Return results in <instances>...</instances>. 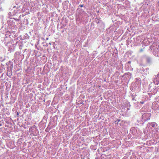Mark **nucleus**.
I'll return each instance as SVG.
<instances>
[{
  "label": "nucleus",
  "instance_id": "1",
  "mask_svg": "<svg viewBox=\"0 0 159 159\" xmlns=\"http://www.w3.org/2000/svg\"><path fill=\"white\" fill-rule=\"evenodd\" d=\"M152 107L154 110H157L158 109V105L157 102H154L152 103Z\"/></svg>",
  "mask_w": 159,
  "mask_h": 159
},
{
  "label": "nucleus",
  "instance_id": "2",
  "mask_svg": "<svg viewBox=\"0 0 159 159\" xmlns=\"http://www.w3.org/2000/svg\"><path fill=\"white\" fill-rule=\"evenodd\" d=\"M158 78L159 79V73L157 75V76L156 79H155L154 80V83L157 84H159V80H157V79H158Z\"/></svg>",
  "mask_w": 159,
  "mask_h": 159
},
{
  "label": "nucleus",
  "instance_id": "3",
  "mask_svg": "<svg viewBox=\"0 0 159 159\" xmlns=\"http://www.w3.org/2000/svg\"><path fill=\"white\" fill-rule=\"evenodd\" d=\"M150 113H145L144 114H143V115L142 116V117L143 118L144 117L146 116H148L149 117H150Z\"/></svg>",
  "mask_w": 159,
  "mask_h": 159
},
{
  "label": "nucleus",
  "instance_id": "4",
  "mask_svg": "<svg viewBox=\"0 0 159 159\" xmlns=\"http://www.w3.org/2000/svg\"><path fill=\"white\" fill-rule=\"evenodd\" d=\"M151 126H152V127H155V125H156V124L154 122H153V123H151Z\"/></svg>",
  "mask_w": 159,
  "mask_h": 159
},
{
  "label": "nucleus",
  "instance_id": "5",
  "mask_svg": "<svg viewBox=\"0 0 159 159\" xmlns=\"http://www.w3.org/2000/svg\"><path fill=\"white\" fill-rule=\"evenodd\" d=\"M35 129V127L34 126H32L31 128H30V130L32 131V129Z\"/></svg>",
  "mask_w": 159,
  "mask_h": 159
},
{
  "label": "nucleus",
  "instance_id": "6",
  "mask_svg": "<svg viewBox=\"0 0 159 159\" xmlns=\"http://www.w3.org/2000/svg\"><path fill=\"white\" fill-rule=\"evenodd\" d=\"M80 6L81 7H83V5H80Z\"/></svg>",
  "mask_w": 159,
  "mask_h": 159
},
{
  "label": "nucleus",
  "instance_id": "7",
  "mask_svg": "<svg viewBox=\"0 0 159 159\" xmlns=\"http://www.w3.org/2000/svg\"><path fill=\"white\" fill-rule=\"evenodd\" d=\"M140 103L142 104H143L144 103V102H141Z\"/></svg>",
  "mask_w": 159,
  "mask_h": 159
},
{
  "label": "nucleus",
  "instance_id": "8",
  "mask_svg": "<svg viewBox=\"0 0 159 159\" xmlns=\"http://www.w3.org/2000/svg\"><path fill=\"white\" fill-rule=\"evenodd\" d=\"M143 51V50L142 49H141L140 50V52H142Z\"/></svg>",
  "mask_w": 159,
  "mask_h": 159
},
{
  "label": "nucleus",
  "instance_id": "9",
  "mask_svg": "<svg viewBox=\"0 0 159 159\" xmlns=\"http://www.w3.org/2000/svg\"><path fill=\"white\" fill-rule=\"evenodd\" d=\"M127 109L128 110H129V109L128 108H127Z\"/></svg>",
  "mask_w": 159,
  "mask_h": 159
},
{
  "label": "nucleus",
  "instance_id": "10",
  "mask_svg": "<svg viewBox=\"0 0 159 159\" xmlns=\"http://www.w3.org/2000/svg\"><path fill=\"white\" fill-rule=\"evenodd\" d=\"M46 39V40H48V38H47Z\"/></svg>",
  "mask_w": 159,
  "mask_h": 159
},
{
  "label": "nucleus",
  "instance_id": "11",
  "mask_svg": "<svg viewBox=\"0 0 159 159\" xmlns=\"http://www.w3.org/2000/svg\"><path fill=\"white\" fill-rule=\"evenodd\" d=\"M150 118H149V119ZM149 119H147V120Z\"/></svg>",
  "mask_w": 159,
  "mask_h": 159
}]
</instances>
